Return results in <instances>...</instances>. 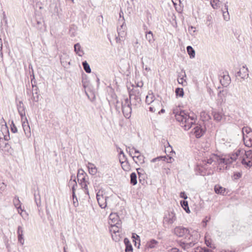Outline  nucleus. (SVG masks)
<instances>
[{"mask_svg": "<svg viewBox=\"0 0 252 252\" xmlns=\"http://www.w3.org/2000/svg\"><path fill=\"white\" fill-rule=\"evenodd\" d=\"M173 113L176 120L180 123L181 126L184 127L185 130H188L191 127L194 122L190 121V116L184 110L179 111L177 109H174Z\"/></svg>", "mask_w": 252, "mask_h": 252, "instance_id": "obj_1", "label": "nucleus"}, {"mask_svg": "<svg viewBox=\"0 0 252 252\" xmlns=\"http://www.w3.org/2000/svg\"><path fill=\"white\" fill-rule=\"evenodd\" d=\"M238 159L246 168L252 166V150L245 151L238 149L236 151Z\"/></svg>", "mask_w": 252, "mask_h": 252, "instance_id": "obj_2", "label": "nucleus"}, {"mask_svg": "<svg viewBox=\"0 0 252 252\" xmlns=\"http://www.w3.org/2000/svg\"><path fill=\"white\" fill-rule=\"evenodd\" d=\"M142 85H143V84ZM142 86L137 85L128 91V99L130 100L132 105L135 106L140 105L142 101L141 98V88H138V87L141 88Z\"/></svg>", "mask_w": 252, "mask_h": 252, "instance_id": "obj_3", "label": "nucleus"}, {"mask_svg": "<svg viewBox=\"0 0 252 252\" xmlns=\"http://www.w3.org/2000/svg\"><path fill=\"white\" fill-rule=\"evenodd\" d=\"M174 234L180 237H184L185 239L190 240L192 235L190 234L189 230L183 226H177L174 229Z\"/></svg>", "mask_w": 252, "mask_h": 252, "instance_id": "obj_4", "label": "nucleus"}, {"mask_svg": "<svg viewBox=\"0 0 252 252\" xmlns=\"http://www.w3.org/2000/svg\"><path fill=\"white\" fill-rule=\"evenodd\" d=\"M111 227L110 228V231L111 233H114V234H112V238L114 241L115 242H118L120 240V228L121 226V225H117L116 224H110Z\"/></svg>", "mask_w": 252, "mask_h": 252, "instance_id": "obj_5", "label": "nucleus"}, {"mask_svg": "<svg viewBox=\"0 0 252 252\" xmlns=\"http://www.w3.org/2000/svg\"><path fill=\"white\" fill-rule=\"evenodd\" d=\"M218 162L219 163V165L222 164L224 165L230 164L233 161L238 159V155L236 152L235 154L232 155L230 158H221L219 157V158H218Z\"/></svg>", "mask_w": 252, "mask_h": 252, "instance_id": "obj_6", "label": "nucleus"}, {"mask_svg": "<svg viewBox=\"0 0 252 252\" xmlns=\"http://www.w3.org/2000/svg\"><path fill=\"white\" fill-rule=\"evenodd\" d=\"M176 220L175 213L173 212H168L167 214L165 215L163 217V223L164 226L166 227V225H169L172 224Z\"/></svg>", "mask_w": 252, "mask_h": 252, "instance_id": "obj_7", "label": "nucleus"}, {"mask_svg": "<svg viewBox=\"0 0 252 252\" xmlns=\"http://www.w3.org/2000/svg\"><path fill=\"white\" fill-rule=\"evenodd\" d=\"M222 75L220 76V82L221 85L226 87L231 82V79L227 72H223Z\"/></svg>", "mask_w": 252, "mask_h": 252, "instance_id": "obj_8", "label": "nucleus"}, {"mask_svg": "<svg viewBox=\"0 0 252 252\" xmlns=\"http://www.w3.org/2000/svg\"><path fill=\"white\" fill-rule=\"evenodd\" d=\"M96 199L99 206L102 209H104L107 206V199L109 197L103 194L100 195L99 192L96 194Z\"/></svg>", "mask_w": 252, "mask_h": 252, "instance_id": "obj_9", "label": "nucleus"}, {"mask_svg": "<svg viewBox=\"0 0 252 252\" xmlns=\"http://www.w3.org/2000/svg\"><path fill=\"white\" fill-rule=\"evenodd\" d=\"M120 18L122 17V20H119V23H120L121 22H122V24L121 25L120 28H118L117 31L119 35H121V34H123L124 33L125 30L126 29V25L125 24V19L123 16L124 13L122 10H121L119 13Z\"/></svg>", "mask_w": 252, "mask_h": 252, "instance_id": "obj_10", "label": "nucleus"}, {"mask_svg": "<svg viewBox=\"0 0 252 252\" xmlns=\"http://www.w3.org/2000/svg\"><path fill=\"white\" fill-rule=\"evenodd\" d=\"M32 25L39 31H45V27L44 24V21L41 18L39 20L35 18L32 22Z\"/></svg>", "mask_w": 252, "mask_h": 252, "instance_id": "obj_11", "label": "nucleus"}, {"mask_svg": "<svg viewBox=\"0 0 252 252\" xmlns=\"http://www.w3.org/2000/svg\"><path fill=\"white\" fill-rule=\"evenodd\" d=\"M77 177L79 183L87 182L88 180V175L82 169H78Z\"/></svg>", "mask_w": 252, "mask_h": 252, "instance_id": "obj_12", "label": "nucleus"}, {"mask_svg": "<svg viewBox=\"0 0 252 252\" xmlns=\"http://www.w3.org/2000/svg\"><path fill=\"white\" fill-rule=\"evenodd\" d=\"M193 134L196 138H199L202 137L205 133V130L199 125L196 126L193 129Z\"/></svg>", "mask_w": 252, "mask_h": 252, "instance_id": "obj_13", "label": "nucleus"}, {"mask_svg": "<svg viewBox=\"0 0 252 252\" xmlns=\"http://www.w3.org/2000/svg\"><path fill=\"white\" fill-rule=\"evenodd\" d=\"M248 69L245 66L243 67L236 73V76H240L243 79H245L249 77Z\"/></svg>", "mask_w": 252, "mask_h": 252, "instance_id": "obj_14", "label": "nucleus"}, {"mask_svg": "<svg viewBox=\"0 0 252 252\" xmlns=\"http://www.w3.org/2000/svg\"><path fill=\"white\" fill-rule=\"evenodd\" d=\"M17 108L21 119H23L26 115V107L24 106L22 101H19L18 103H17Z\"/></svg>", "mask_w": 252, "mask_h": 252, "instance_id": "obj_15", "label": "nucleus"}, {"mask_svg": "<svg viewBox=\"0 0 252 252\" xmlns=\"http://www.w3.org/2000/svg\"><path fill=\"white\" fill-rule=\"evenodd\" d=\"M109 219L114 224L121 225V220L117 213H111L109 216Z\"/></svg>", "mask_w": 252, "mask_h": 252, "instance_id": "obj_16", "label": "nucleus"}, {"mask_svg": "<svg viewBox=\"0 0 252 252\" xmlns=\"http://www.w3.org/2000/svg\"><path fill=\"white\" fill-rule=\"evenodd\" d=\"M17 235L18 242L22 245H23L24 244V239L23 237V229L21 226H18L17 228Z\"/></svg>", "mask_w": 252, "mask_h": 252, "instance_id": "obj_17", "label": "nucleus"}, {"mask_svg": "<svg viewBox=\"0 0 252 252\" xmlns=\"http://www.w3.org/2000/svg\"><path fill=\"white\" fill-rule=\"evenodd\" d=\"M122 112L123 113V114L124 116L127 118L128 119L131 116V114L132 112V108L131 106H126L125 107L123 108L122 109Z\"/></svg>", "mask_w": 252, "mask_h": 252, "instance_id": "obj_18", "label": "nucleus"}, {"mask_svg": "<svg viewBox=\"0 0 252 252\" xmlns=\"http://www.w3.org/2000/svg\"><path fill=\"white\" fill-rule=\"evenodd\" d=\"M124 242L126 246L125 252H132L133 248L132 246L127 238H125L124 240Z\"/></svg>", "mask_w": 252, "mask_h": 252, "instance_id": "obj_19", "label": "nucleus"}, {"mask_svg": "<svg viewBox=\"0 0 252 252\" xmlns=\"http://www.w3.org/2000/svg\"><path fill=\"white\" fill-rule=\"evenodd\" d=\"M214 190L217 194H220L223 195L225 193L226 189L219 185H216L215 186Z\"/></svg>", "mask_w": 252, "mask_h": 252, "instance_id": "obj_20", "label": "nucleus"}, {"mask_svg": "<svg viewBox=\"0 0 252 252\" xmlns=\"http://www.w3.org/2000/svg\"><path fill=\"white\" fill-rule=\"evenodd\" d=\"M120 162L123 169L126 171H129L130 169V166L126 158H125V161H122V159H120Z\"/></svg>", "mask_w": 252, "mask_h": 252, "instance_id": "obj_21", "label": "nucleus"}, {"mask_svg": "<svg viewBox=\"0 0 252 252\" xmlns=\"http://www.w3.org/2000/svg\"><path fill=\"white\" fill-rule=\"evenodd\" d=\"M146 33V38L148 41L149 43L150 44L154 43L155 41V39L154 38V35L152 31H146L145 32Z\"/></svg>", "mask_w": 252, "mask_h": 252, "instance_id": "obj_22", "label": "nucleus"}, {"mask_svg": "<svg viewBox=\"0 0 252 252\" xmlns=\"http://www.w3.org/2000/svg\"><path fill=\"white\" fill-rule=\"evenodd\" d=\"M87 167L90 174L94 175L96 173L97 168L94 164L88 162Z\"/></svg>", "mask_w": 252, "mask_h": 252, "instance_id": "obj_23", "label": "nucleus"}, {"mask_svg": "<svg viewBox=\"0 0 252 252\" xmlns=\"http://www.w3.org/2000/svg\"><path fill=\"white\" fill-rule=\"evenodd\" d=\"M74 51L79 56H82L84 54V52L79 43H77L74 45Z\"/></svg>", "mask_w": 252, "mask_h": 252, "instance_id": "obj_24", "label": "nucleus"}, {"mask_svg": "<svg viewBox=\"0 0 252 252\" xmlns=\"http://www.w3.org/2000/svg\"><path fill=\"white\" fill-rule=\"evenodd\" d=\"M242 132L243 135H249V137H250V139H252V129L250 127L244 126L242 128Z\"/></svg>", "mask_w": 252, "mask_h": 252, "instance_id": "obj_25", "label": "nucleus"}, {"mask_svg": "<svg viewBox=\"0 0 252 252\" xmlns=\"http://www.w3.org/2000/svg\"><path fill=\"white\" fill-rule=\"evenodd\" d=\"M250 137H249V135L245 134L243 135V139L245 145L247 147H251L252 146V139H250Z\"/></svg>", "mask_w": 252, "mask_h": 252, "instance_id": "obj_26", "label": "nucleus"}, {"mask_svg": "<svg viewBox=\"0 0 252 252\" xmlns=\"http://www.w3.org/2000/svg\"><path fill=\"white\" fill-rule=\"evenodd\" d=\"M212 114L213 115L214 120L216 121H220L222 118V114L220 112L214 111L212 112Z\"/></svg>", "mask_w": 252, "mask_h": 252, "instance_id": "obj_27", "label": "nucleus"}, {"mask_svg": "<svg viewBox=\"0 0 252 252\" xmlns=\"http://www.w3.org/2000/svg\"><path fill=\"white\" fill-rule=\"evenodd\" d=\"M133 159V160L135 162V163H137L138 161L140 163H144V158L145 157L143 155H141L140 154L137 156H132L131 157Z\"/></svg>", "mask_w": 252, "mask_h": 252, "instance_id": "obj_28", "label": "nucleus"}, {"mask_svg": "<svg viewBox=\"0 0 252 252\" xmlns=\"http://www.w3.org/2000/svg\"><path fill=\"white\" fill-rule=\"evenodd\" d=\"M180 204L182 207L184 209V210L187 213H190V210L189 207L188 202L187 201L183 200L180 201Z\"/></svg>", "mask_w": 252, "mask_h": 252, "instance_id": "obj_29", "label": "nucleus"}, {"mask_svg": "<svg viewBox=\"0 0 252 252\" xmlns=\"http://www.w3.org/2000/svg\"><path fill=\"white\" fill-rule=\"evenodd\" d=\"M137 175L135 172H132L130 175V183L133 185H136L137 184Z\"/></svg>", "mask_w": 252, "mask_h": 252, "instance_id": "obj_30", "label": "nucleus"}, {"mask_svg": "<svg viewBox=\"0 0 252 252\" xmlns=\"http://www.w3.org/2000/svg\"><path fill=\"white\" fill-rule=\"evenodd\" d=\"M187 50L190 58H194L195 55V50L191 46H188L187 47Z\"/></svg>", "mask_w": 252, "mask_h": 252, "instance_id": "obj_31", "label": "nucleus"}, {"mask_svg": "<svg viewBox=\"0 0 252 252\" xmlns=\"http://www.w3.org/2000/svg\"><path fill=\"white\" fill-rule=\"evenodd\" d=\"M82 65L84 70L86 73H90L91 72V69L90 68V65L86 61L82 62Z\"/></svg>", "mask_w": 252, "mask_h": 252, "instance_id": "obj_32", "label": "nucleus"}, {"mask_svg": "<svg viewBox=\"0 0 252 252\" xmlns=\"http://www.w3.org/2000/svg\"><path fill=\"white\" fill-rule=\"evenodd\" d=\"M224 9L226 10V11H223V16L224 20L227 21L229 20V13L228 11V5L226 4V3L224 5Z\"/></svg>", "mask_w": 252, "mask_h": 252, "instance_id": "obj_33", "label": "nucleus"}, {"mask_svg": "<svg viewBox=\"0 0 252 252\" xmlns=\"http://www.w3.org/2000/svg\"><path fill=\"white\" fill-rule=\"evenodd\" d=\"M175 94L177 97H183L184 95V92L183 88H177L175 89Z\"/></svg>", "mask_w": 252, "mask_h": 252, "instance_id": "obj_34", "label": "nucleus"}, {"mask_svg": "<svg viewBox=\"0 0 252 252\" xmlns=\"http://www.w3.org/2000/svg\"><path fill=\"white\" fill-rule=\"evenodd\" d=\"M218 158H219V157L214 155L211 157H210L209 159H206L207 161V163L208 164H211L212 163L213 161H217L218 162Z\"/></svg>", "mask_w": 252, "mask_h": 252, "instance_id": "obj_35", "label": "nucleus"}, {"mask_svg": "<svg viewBox=\"0 0 252 252\" xmlns=\"http://www.w3.org/2000/svg\"><path fill=\"white\" fill-rule=\"evenodd\" d=\"M158 243V241L155 239L151 240L149 242L147 243V246L149 248H154L156 245Z\"/></svg>", "mask_w": 252, "mask_h": 252, "instance_id": "obj_36", "label": "nucleus"}, {"mask_svg": "<svg viewBox=\"0 0 252 252\" xmlns=\"http://www.w3.org/2000/svg\"><path fill=\"white\" fill-rule=\"evenodd\" d=\"M132 103L130 101V100L128 99V98H126L125 99L124 102H122L121 103L122 105V109L126 106H131Z\"/></svg>", "mask_w": 252, "mask_h": 252, "instance_id": "obj_37", "label": "nucleus"}, {"mask_svg": "<svg viewBox=\"0 0 252 252\" xmlns=\"http://www.w3.org/2000/svg\"><path fill=\"white\" fill-rule=\"evenodd\" d=\"M132 237L133 239V241L135 242V246H136L137 245V243H138V248H139V246L140 245V237L136 234L133 233Z\"/></svg>", "mask_w": 252, "mask_h": 252, "instance_id": "obj_38", "label": "nucleus"}, {"mask_svg": "<svg viewBox=\"0 0 252 252\" xmlns=\"http://www.w3.org/2000/svg\"><path fill=\"white\" fill-rule=\"evenodd\" d=\"M211 6L214 9H216L218 7H220V2L219 0H211L210 1Z\"/></svg>", "mask_w": 252, "mask_h": 252, "instance_id": "obj_39", "label": "nucleus"}, {"mask_svg": "<svg viewBox=\"0 0 252 252\" xmlns=\"http://www.w3.org/2000/svg\"><path fill=\"white\" fill-rule=\"evenodd\" d=\"M207 168H203L201 167V166L198 165H197L196 170L201 175H205L206 174V169Z\"/></svg>", "mask_w": 252, "mask_h": 252, "instance_id": "obj_40", "label": "nucleus"}, {"mask_svg": "<svg viewBox=\"0 0 252 252\" xmlns=\"http://www.w3.org/2000/svg\"><path fill=\"white\" fill-rule=\"evenodd\" d=\"M154 96L153 95V94H149L148 95H147L146 97V103H147L148 104H150L154 100Z\"/></svg>", "mask_w": 252, "mask_h": 252, "instance_id": "obj_41", "label": "nucleus"}, {"mask_svg": "<svg viewBox=\"0 0 252 252\" xmlns=\"http://www.w3.org/2000/svg\"><path fill=\"white\" fill-rule=\"evenodd\" d=\"M13 203H14V204L15 205V206L16 207V208H17V209H20L21 210V204H20V201L19 199V197L18 196H15L14 199H13Z\"/></svg>", "mask_w": 252, "mask_h": 252, "instance_id": "obj_42", "label": "nucleus"}, {"mask_svg": "<svg viewBox=\"0 0 252 252\" xmlns=\"http://www.w3.org/2000/svg\"><path fill=\"white\" fill-rule=\"evenodd\" d=\"M34 200L36 203V205L37 206H39L41 201H40V196L39 191H38L37 194H36L35 192L34 193Z\"/></svg>", "mask_w": 252, "mask_h": 252, "instance_id": "obj_43", "label": "nucleus"}, {"mask_svg": "<svg viewBox=\"0 0 252 252\" xmlns=\"http://www.w3.org/2000/svg\"><path fill=\"white\" fill-rule=\"evenodd\" d=\"M88 184H89L88 181L79 183V184L81 186L82 188L85 189V193L89 194Z\"/></svg>", "mask_w": 252, "mask_h": 252, "instance_id": "obj_44", "label": "nucleus"}, {"mask_svg": "<svg viewBox=\"0 0 252 252\" xmlns=\"http://www.w3.org/2000/svg\"><path fill=\"white\" fill-rule=\"evenodd\" d=\"M4 150L5 152L11 154L13 153V149L8 143H5L4 144Z\"/></svg>", "mask_w": 252, "mask_h": 252, "instance_id": "obj_45", "label": "nucleus"}, {"mask_svg": "<svg viewBox=\"0 0 252 252\" xmlns=\"http://www.w3.org/2000/svg\"><path fill=\"white\" fill-rule=\"evenodd\" d=\"M213 23V17L211 15H208L206 17V24L209 27Z\"/></svg>", "mask_w": 252, "mask_h": 252, "instance_id": "obj_46", "label": "nucleus"}, {"mask_svg": "<svg viewBox=\"0 0 252 252\" xmlns=\"http://www.w3.org/2000/svg\"><path fill=\"white\" fill-rule=\"evenodd\" d=\"M33 79H34V75H33L32 78L31 79V82H32V88H34V87L35 88V89H33L32 90L33 93H34V94H38V88L36 87V85H34L32 84V81Z\"/></svg>", "mask_w": 252, "mask_h": 252, "instance_id": "obj_47", "label": "nucleus"}, {"mask_svg": "<svg viewBox=\"0 0 252 252\" xmlns=\"http://www.w3.org/2000/svg\"><path fill=\"white\" fill-rule=\"evenodd\" d=\"M205 244L207 247H210L211 248L215 249L216 248L214 245L212 244L211 241H210L209 240H207L206 239H205Z\"/></svg>", "mask_w": 252, "mask_h": 252, "instance_id": "obj_48", "label": "nucleus"}, {"mask_svg": "<svg viewBox=\"0 0 252 252\" xmlns=\"http://www.w3.org/2000/svg\"><path fill=\"white\" fill-rule=\"evenodd\" d=\"M72 196L73 205L75 207H77L78 205V202L77 196L75 194V196H74L73 195V194H72Z\"/></svg>", "mask_w": 252, "mask_h": 252, "instance_id": "obj_49", "label": "nucleus"}, {"mask_svg": "<svg viewBox=\"0 0 252 252\" xmlns=\"http://www.w3.org/2000/svg\"><path fill=\"white\" fill-rule=\"evenodd\" d=\"M166 158V156H159L157 158H153L151 162H156L157 160H159L160 159H162V160H165V158Z\"/></svg>", "mask_w": 252, "mask_h": 252, "instance_id": "obj_50", "label": "nucleus"}, {"mask_svg": "<svg viewBox=\"0 0 252 252\" xmlns=\"http://www.w3.org/2000/svg\"><path fill=\"white\" fill-rule=\"evenodd\" d=\"M198 165H199L201 166L202 168H207L208 163H207V161L206 159H204L202 161V162L198 164Z\"/></svg>", "mask_w": 252, "mask_h": 252, "instance_id": "obj_51", "label": "nucleus"}, {"mask_svg": "<svg viewBox=\"0 0 252 252\" xmlns=\"http://www.w3.org/2000/svg\"><path fill=\"white\" fill-rule=\"evenodd\" d=\"M73 186L71 187L72 194L75 196L76 187H77V182H73Z\"/></svg>", "mask_w": 252, "mask_h": 252, "instance_id": "obj_52", "label": "nucleus"}, {"mask_svg": "<svg viewBox=\"0 0 252 252\" xmlns=\"http://www.w3.org/2000/svg\"><path fill=\"white\" fill-rule=\"evenodd\" d=\"M11 130L13 133H16L17 131V128L13 121L11 125Z\"/></svg>", "mask_w": 252, "mask_h": 252, "instance_id": "obj_53", "label": "nucleus"}, {"mask_svg": "<svg viewBox=\"0 0 252 252\" xmlns=\"http://www.w3.org/2000/svg\"><path fill=\"white\" fill-rule=\"evenodd\" d=\"M164 161H166L168 163H172L174 161V159L171 156H167L166 157Z\"/></svg>", "mask_w": 252, "mask_h": 252, "instance_id": "obj_54", "label": "nucleus"}, {"mask_svg": "<svg viewBox=\"0 0 252 252\" xmlns=\"http://www.w3.org/2000/svg\"><path fill=\"white\" fill-rule=\"evenodd\" d=\"M139 170H141V168H137V172H138V175H139V181L140 183H141L142 184H143V183L142 182H144V179H141V174L139 173Z\"/></svg>", "mask_w": 252, "mask_h": 252, "instance_id": "obj_55", "label": "nucleus"}, {"mask_svg": "<svg viewBox=\"0 0 252 252\" xmlns=\"http://www.w3.org/2000/svg\"><path fill=\"white\" fill-rule=\"evenodd\" d=\"M34 95V93H33L32 99L35 102H38L39 100V94H35Z\"/></svg>", "mask_w": 252, "mask_h": 252, "instance_id": "obj_56", "label": "nucleus"}, {"mask_svg": "<svg viewBox=\"0 0 252 252\" xmlns=\"http://www.w3.org/2000/svg\"><path fill=\"white\" fill-rule=\"evenodd\" d=\"M184 75H183L182 77L178 79V83L179 84H182L183 85V81L184 80H184V77H186V75L185 72L184 71Z\"/></svg>", "mask_w": 252, "mask_h": 252, "instance_id": "obj_57", "label": "nucleus"}, {"mask_svg": "<svg viewBox=\"0 0 252 252\" xmlns=\"http://www.w3.org/2000/svg\"><path fill=\"white\" fill-rule=\"evenodd\" d=\"M242 176V173L240 172H236L234 174V177L235 179H238Z\"/></svg>", "mask_w": 252, "mask_h": 252, "instance_id": "obj_58", "label": "nucleus"}, {"mask_svg": "<svg viewBox=\"0 0 252 252\" xmlns=\"http://www.w3.org/2000/svg\"><path fill=\"white\" fill-rule=\"evenodd\" d=\"M6 185L4 183L0 184V191H3L6 189Z\"/></svg>", "mask_w": 252, "mask_h": 252, "instance_id": "obj_59", "label": "nucleus"}, {"mask_svg": "<svg viewBox=\"0 0 252 252\" xmlns=\"http://www.w3.org/2000/svg\"><path fill=\"white\" fill-rule=\"evenodd\" d=\"M180 196L181 198H184L185 200L188 198L187 194L184 191L181 192L180 193Z\"/></svg>", "mask_w": 252, "mask_h": 252, "instance_id": "obj_60", "label": "nucleus"}, {"mask_svg": "<svg viewBox=\"0 0 252 252\" xmlns=\"http://www.w3.org/2000/svg\"><path fill=\"white\" fill-rule=\"evenodd\" d=\"M168 252H181L176 248H173L168 251Z\"/></svg>", "mask_w": 252, "mask_h": 252, "instance_id": "obj_61", "label": "nucleus"}, {"mask_svg": "<svg viewBox=\"0 0 252 252\" xmlns=\"http://www.w3.org/2000/svg\"><path fill=\"white\" fill-rule=\"evenodd\" d=\"M73 182H76V179H74L73 180H70L69 181V186L72 187L73 185Z\"/></svg>", "mask_w": 252, "mask_h": 252, "instance_id": "obj_62", "label": "nucleus"}, {"mask_svg": "<svg viewBox=\"0 0 252 252\" xmlns=\"http://www.w3.org/2000/svg\"><path fill=\"white\" fill-rule=\"evenodd\" d=\"M24 124H25V123H24L23 124V127L24 130L26 132V130H28V129H30V127L29 126H28L27 127H26V125H25Z\"/></svg>", "mask_w": 252, "mask_h": 252, "instance_id": "obj_63", "label": "nucleus"}, {"mask_svg": "<svg viewBox=\"0 0 252 252\" xmlns=\"http://www.w3.org/2000/svg\"><path fill=\"white\" fill-rule=\"evenodd\" d=\"M120 149V153H119V155H123V158H124V159H125V158H126V156H125V154H124V153L123 151V150H122L121 149Z\"/></svg>", "mask_w": 252, "mask_h": 252, "instance_id": "obj_64", "label": "nucleus"}]
</instances>
